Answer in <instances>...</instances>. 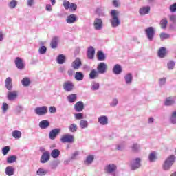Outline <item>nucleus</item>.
I'll return each mask as SVG.
<instances>
[{"instance_id": "63", "label": "nucleus", "mask_w": 176, "mask_h": 176, "mask_svg": "<svg viewBox=\"0 0 176 176\" xmlns=\"http://www.w3.org/2000/svg\"><path fill=\"white\" fill-rule=\"evenodd\" d=\"M45 10H47V12H52V5L47 4L45 6Z\"/></svg>"}, {"instance_id": "44", "label": "nucleus", "mask_w": 176, "mask_h": 176, "mask_svg": "<svg viewBox=\"0 0 176 176\" xmlns=\"http://www.w3.org/2000/svg\"><path fill=\"white\" fill-rule=\"evenodd\" d=\"M77 130L78 126L75 123H72V124H70V126H69V131H70L71 133H76Z\"/></svg>"}, {"instance_id": "50", "label": "nucleus", "mask_w": 176, "mask_h": 176, "mask_svg": "<svg viewBox=\"0 0 176 176\" xmlns=\"http://www.w3.org/2000/svg\"><path fill=\"white\" fill-rule=\"evenodd\" d=\"M17 6V1L16 0H12L9 3H8V8L10 9H14Z\"/></svg>"}, {"instance_id": "52", "label": "nucleus", "mask_w": 176, "mask_h": 176, "mask_svg": "<svg viewBox=\"0 0 176 176\" xmlns=\"http://www.w3.org/2000/svg\"><path fill=\"white\" fill-rule=\"evenodd\" d=\"M24 111V107L20 104L15 107L16 113H21Z\"/></svg>"}, {"instance_id": "28", "label": "nucleus", "mask_w": 176, "mask_h": 176, "mask_svg": "<svg viewBox=\"0 0 176 176\" xmlns=\"http://www.w3.org/2000/svg\"><path fill=\"white\" fill-rule=\"evenodd\" d=\"M6 87L8 90H12V89H13L12 78L10 77H8L6 80Z\"/></svg>"}, {"instance_id": "25", "label": "nucleus", "mask_w": 176, "mask_h": 176, "mask_svg": "<svg viewBox=\"0 0 176 176\" xmlns=\"http://www.w3.org/2000/svg\"><path fill=\"white\" fill-rule=\"evenodd\" d=\"M75 141V137L72 134L67 133V149H69L71 146L69 144H74Z\"/></svg>"}, {"instance_id": "56", "label": "nucleus", "mask_w": 176, "mask_h": 176, "mask_svg": "<svg viewBox=\"0 0 176 176\" xmlns=\"http://www.w3.org/2000/svg\"><path fill=\"white\" fill-rule=\"evenodd\" d=\"M118 104V98H113V100L109 103L110 107H116Z\"/></svg>"}, {"instance_id": "24", "label": "nucleus", "mask_w": 176, "mask_h": 176, "mask_svg": "<svg viewBox=\"0 0 176 176\" xmlns=\"http://www.w3.org/2000/svg\"><path fill=\"white\" fill-rule=\"evenodd\" d=\"M21 84L24 87H28L31 85V79L29 77H24L21 80Z\"/></svg>"}, {"instance_id": "43", "label": "nucleus", "mask_w": 176, "mask_h": 176, "mask_svg": "<svg viewBox=\"0 0 176 176\" xmlns=\"http://www.w3.org/2000/svg\"><path fill=\"white\" fill-rule=\"evenodd\" d=\"M97 57L98 60H105L106 59V56L102 51H98Z\"/></svg>"}, {"instance_id": "3", "label": "nucleus", "mask_w": 176, "mask_h": 176, "mask_svg": "<svg viewBox=\"0 0 176 176\" xmlns=\"http://www.w3.org/2000/svg\"><path fill=\"white\" fill-rule=\"evenodd\" d=\"M104 173L108 174V175L116 176V171L118 170V167L116 164H107L104 168Z\"/></svg>"}, {"instance_id": "7", "label": "nucleus", "mask_w": 176, "mask_h": 176, "mask_svg": "<svg viewBox=\"0 0 176 176\" xmlns=\"http://www.w3.org/2000/svg\"><path fill=\"white\" fill-rule=\"evenodd\" d=\"M97 70L98 76L99 74H104L107 73V65L104 63V62H100V63H99L97 66Z\"/></svg>"}, {"instance_id": "2", "label": "nucleus", "mask_w": 176, "mask_h": 176, "mask_svg": "<svg viewBox=\"0 0 176 176\" xmlns=\"http://www.w3.org/2000/svg\"><path fill=\"white\" fill-rule=\"evenodd\" d=\"M175 156L174 155H171L169 156V157H168L166 159V160H165V162H164L163 165H162V169L164 171H169V170H170L172 166H173L175 162Z\"/></svg>"}, {"instance_id": "45", "label": "nucleus", "mask_w": 176, "mask_h": 176, "mask_svg": "<svg viewBox=\"0 0 176 176\" xmlns=\"http://www.w3.org/2000/svg\"><path fill=\"white\" fill-rule=\"evenodd\" d=\"M17 160V157L16 155H10L7 158V163L12 164L14 163Z\"/></svg>"}, {"instance_id": "6", "label": "nucleus", "mask_w": 176, "mask_h": 176, "mask_svg": "<svg viewBox=\"0 0 176 176\" xmlns=\"http://www.w3.org/2000/svg\"><path fill=\"white\" fill-rule=\"evenodd\" d=\"M141 167V159L137 157L136 159H133L131 162V168L133 170H138Z\"/></svg>"}, {"instance_id": "23", "label": "nucleus", "mask_w": 176, "mask_h": 176, "mask_svg": "<svg viewBox=\"0 0 176 176\" xmlns=\"http://www.w3.org/2000/svg\"><path fill=\"white\" fill-rule=\"evenodd\" d=\"M50 126V122L47 120H43L39 122L40 129H47Z\"/></svg>"}, {"instance_id": "59", "label": "nucleus", "mask_w": 176, "mask_h": 176, "mask_svg": "<svg viewBox=\"0 0 176 176\" xmlns=\"http://www.w3.org/2000/svg\"><path fill=\"white\" fill-rule=\"evenodd\" d=\"M75 118L76 119L82 120V119H83L84 118L83 113H81L80 112H78V113H75Z\"/></svg>"}, {"instance_id": "58", "label": "nucleus", "mask_w": 176, "mask_h": 176, "mask_svg": "<svg viewBox=\"0 0 176 176\" xmlns=\"http://www.w3.org/2000/svg\"><path fill=\"white\" fill-rule=\"evenodd\" d=\"M169 10L170 12H176V3H174L170 6Z\"/></svg>"}, {"instance_id": "35", "label": "nucleus", "mask_w": 176, "mask_h": 176, "mask_svg": "<svg viewBox=\"0 0 176 176\" xmlns=\"http://www.w3.org/2000/svg\"><path fill=\"white\" fill-rule=\"evenodd\" d=\"M16 98H17V93L16 91L8 92V98L9 101H13V100H16Z\"/></svg>"}, {"instance_id": "22", "label": "nucleus", "mask_w": 176, "mask_h": 176, "mask_svg": "<svg viewBox=\"0 0 176 176\" xmlns=\"http://www.w3.org/2000/svg\"><path fill=\"white\" fill-rule=\"evenodd\" d=\"M176 102V97H168L164 102L165 105H173Z\"/></svg>"}, {"instance_id": "9", "label": "nucleus", "mask_w": 176, "mask_h": 176, "mask_svg": "<svg viewBox=\"0 0 176 176\" xmlns=\"http://www.w3.org/2000/svg\"><path fill=\"white\" fill-rule=\"evenodd\" d=\"M49 160H50V152L47 151L43 152L40 158V163H42V164H45V163H47Z\"/></svg>"}, {"instance_id": "34", "label": "nucleus", "mask_w": 176, "mask_h": 176, "mask_svg": "<svg viewBox=\"0 0 176 176\" xmlns=\"http://www.w3.org/2000/svg\"><path fill=\"white\" fill-rule=\"evenodd\" d=\"M96 78H98V70H96V69H93L89 74L90 79H96Z\"/></svg>"}, {"instance_id": "47", "label": "nucleus", "mask_w": 176, "mask_h": 176, "mask_svg": "<svg viewBox=\"0 0 176 176\" xmlns=\"http://www.w3.org/2000/svg\"><path fill=\"white\" fill-rule=\"evenodd\" d=\"M58 164H60V161H58V160L53 161L50 164L51 170H56V168H57V167H58Z\"/></svg>"}, {"instance_id": "20", "label": "nucleus", "mask_w": 176, "mask_h": 176, "mask_svg": "<svg viewBox=\"0 0 176 176\" xmlns=\"http://www.w3.org/2000/svg\"><path fill=\"white\" fill-rule=\"evenodd\" d=\"M96 13L99 16H105L106 12H105V8L104 7H98L96 10Z\"/></svg>"}, {"instance_id": "46", "label": "nucleus", "mask_w": 176, "mask_h": 176, "mask_svg": "<svg viewBox=\"0 0 176 176\" xmlns=\"http://www.w3.org/2000/svg\"><path fill=\"white\" fill-rule=\"evenodd\" d=\"M36 174L39 176L46 175V174H47V170H45L44 168H40L37 170Z\"/></svg>"}, {"instance_id": "53", "label": "nucleus", "mask_w": 176, "mask_h": 176, "mask_svg": "<svg viewBox=\"0 0 176 176\" xmlns=\"http://www.w3.org/2000/svg\"><path fill=\"white\" fill-rule=\"evenodd\" d=\"M46 52H47V48L45 45H42L38 50L40 54H45Z\"/></svg>"}, {"instance_id": "61", "label": "nucleus", "mask_w": 176, "mask_h": 176, "mask_svg": "<svg viewBox=\"0 0 176 176\" xmlns=\"http://www.w3.org/2000/svg\"><path fill=\"white\" fill-rule=\"evenodd\" d=\"M49 111L50 113H56L57 112V109L56 107L52 106L50 107Z\"/></svg>"}, {"instance_id": "8", "label": "nucleus", "mask_w": 176, "mask_h": 176, "mask_svg": "<svg viewBox=\"0 0 176 176\" xmlns=\"http://www.w3.org/2000/svg\"><path fill=\"white\" fill-rule=\"evenodd\" d=\"M34 112L36 115H38V116H43V115H46V113H47V107L41 106L36 107L34 109Z\"/></svg>"}, {"instance_id": "32", "label": "nucleus", "mask_w": 176, "mask_h": 176, "mask_svg": "<svg viewBox=\"0 0 176 176\" xmlns=\"http://www.w3.org/2000/svg\"><path fill=\"white\" fill-rule=\"evenodd\" d=\"M57 64H64L65 63V56L60 54L56 58Z\"/></svg>"}, {"instance_id": "54", "label": "nucleus", "mask_w": 176, "mask_h": 176, "mask_svg": "<svg viewBox=\"0 0 176 176\" xmlns=\"http://www.w3.org/2000/svg\"><path fill=\"white\" fill-rule=\"evenodd\" d=\"M166 82H167L166 77H163V78H160L159 85L160 86H164V85H166Z\"/></svg>"}, {"instance_id": "60", "label": "nucleus", "mask_w": 176, "mask_h": 176, "mask_svg": "<svg viewBox=\"0 0 176 176\" xmlns=\"http://www.w3.org/2000/svg\"><path fill=\"white\" fill-rule=\"evenodd\" d=\"M74 84H72V82H69V81H67V91L72 90Z\"/></svg>"}, {"instance_id": "41", "label": "nucleus", "mask_w": 176, "mask_h": 176, "mask_svg": "<svg viewBox=\"0 0 176 176\" xmlns=\"http://www.w3.org/2000/svg\"><path fill=\"white\" fill-rule=\"evenodd\" d=\"M91 90H99L100 85L97 81H92L91 85Z\"/></svg>"}, {"instance_id": "62", "label": "nucleus", "mask_w": 176, "mask_h": 176, "mask_svg": "<svg viewBox=\"0 0 176 176\" xmlns=\"http://www.w3.org/2000/svg\"><path fill=\"white\" fill-rule=\"evenodd\" d=\"M113 5L114 6V7H119L120 3L119 0H113Z\"/></svg>"}, {"instance_id": "33", "label": "nucleus", "mask_w": 176, "mask_h": 176, "mask_svg": "<svg viewBox=\"0 0 176 176\" xmlns=\"http://www.w3.org/2000/svg\"><path fill=\"white\" fill-rule=\"evenodd\" d=\"M168 23V22L167 18H163L161 19L160 22L161 29H166Z\"/></svg>"}, {"instance_id": "15", "label": "nucleus", "mask_w": 176, "mask_h": 176, "mask_svg": "<svg viewBox=\"0 0 176 176\" xmlns=\"http://www.w3.org/2000/svg\"><path fill=\"white\" fill-rule=\"evenodd\" d=\"M85 108L84 102L82 101H78L74 105V109L76 112H82Z\"/></svg>"}, {"instance_id": "51", "label": "nucleus", "mask_w": 176, "mask_h": 176, "mask_svg": "<svg viewBox=\"0 0 176 176\" xmlns=\"http://www.w3.org/2000/svg\"><path fill=\"white\" fill-rule=\"evenodd\" d=\"M175 66V63L174 60H169L167 63V67L168 70H173L174 67Z\"/></svg>"}, {"instance_id": "14", "label": "nucleus", "mask_w": 176, "mask_h": 176, "mask_svg": "<svg viewBox=\"0 0 176 176\" xmlns=\"http://www.w3.org/2000/svg\"><path fill=\"white\" fill-rule=\"evenodd\" d=\"M95 156L94 155H89L84 160V164L85 166H91L94 162Z\"/></svg>"}, {"instance_id": "55", "label": "nucleus", "mask_w": 176, "mask_h": 176, "mask_svg": "<svg viewBox=\"0 0 176 176\" xmlns=\"http://www.w3.org/2000/svg\"><path fill=\"white\" fill-rule=\"evenodd\" d=\"M1 109L3 111V113L8 112V109H9V104H8V103H3Z\"/></svg>"}, {"instance_id": "11", "label": "nucleus", "mask_w": 176, "mask_h": 176, "mask_svg": "<svg viewBox=\"0 0 176 176\" xmlns=\"http://www.w3.org/2000/svg\"><path fill=\"white\" fill-rule=\"evenodd\" d=\"M81 66H82V60L81 59H80V58H76V59H75V60H74V62H72V67L74 70H78V69H80Z\"/></svg>"}, {"instance_id": "18", "label": "nucleus", "mask_w": 176, "mask_h": 176, "mask_svg": "<svg viewBox=\"0 0 176 176\" xmlns=\"http://www.w3.org/2000/svg\"><path fill=\"white\" fill-rule=\"evenodd\" d=\"M113 73L116 75L121 74V73H122V67L121 65H115L113 67Z\"/></svg>"}, {"instance_id": "48", "label": "nucleus", "mask_w": 176, "mask_h": 176, "mask_svg": "<svg viewBox=\"0 0 176 176\" xmlns=\"http://www.w3.org/2000/svg\"><path fill=\"white\" fill-rule=\"evenodd\" d=\"M80 126L81 129H86L89 127V123L87 120H84L83 119H81L80 121Z\"/></svg>"}, {"instance_id": "40", "label": "nucleus", "mask_w": 176, "mask_h": 176, "mask_svg": "<svg viewBox=\"0 0 176 176\" xmlns=\"http://www.w3.org/2000/svg\"><path fill=\"white\" fill-rule=\"evenodd\" d=\"M57 43H58V37H54L51 41V47L56 49L57 47Z\"/></svg>"}, {"instance_id": "19", "label": "nucleus", "mask_w": 176, "mask_h": 176, "mask_svg": "<svg viewBox=\"0 0 176 176\" xmlns=\"http://www.w3.org/2000/svg\"><path fill=\"white\" fill-rule=\"evenodd\" d=\"M133 74L131 73H128L127 74H125L124 76V81L126 85H131L133 82Z\"/></svg>"}, {"instance_id": "29", "label": "nucleus", "mask_w": 176, "mask_h": 176, "mask_svg": "<svg viewBox=\"0 0 176 176\" xmlns=\"http://www.w3.org/2000/svg\"><path fill=\"white\" fill-rule=\"evenodd\" d=\"M166 54V48H165L164 47H162L161 48H160L158 51L159 58H165Z\"/></svg>"}, {"instance_id": "64", "label": "nucleus", "mask_w": 176, "mask_h": 176, "mask_svg": "<svg viewBox=\"0 0 176 176\" xmlns=\"http://www.w3.org/2000/svg\"><path fill=\"white\" fill-rule=\"evenodd\" d=\"M60 141L63 143L67 142V135H64V136L60 139Z\"/></svg>"}, {"instance_id": "17", "label": "nucleus", "mask_w": 176, "mask_h": 176, "mask_svg": "<svg viewBox=\"0 0 176 176\" xmlns=\"http://www.w3.org/2000/svg\"><path fill=\"white\" fill-rule=\"evenodd\" d=\"M96 54V50L94 47H89L87 52V55L89 59H94V55Z\"/></svg>"}, {"instance_id": "39", "label": "nucleus", "mask_w": 176, "mask_h": 176, "mask_svg": "<svg viewBox=\"0 0 176 176\" xmlns=\"http://www.w3.org/2000/svg\"><path fill=\"white\" fill-rule=\"evenodd\" d=\"M67 99L69 100V102H75V101L77 100V94H69V96H67Z\"/></svg>"}, {"instance_id": "57", "label": "nucleus", "mask_w": 176, "mask_h": 176, "mask_svg": "<svg viewBox=\"0 0 176 176\" xmlns=\"http://www.w3.org/2000/svg\"><path fill=\"white\" fill-rule=\"evenodd\" d=\"M10 151V147L9 146H5L2 148L3 155L5 156L7 153H9V151Z\"/></svg>"}, {"instance_id": "4", "label": "nucleus", "mask_w": 176, "mask_h": 176, "mask_svg": "<svg viewBox=\"0 0 176 176\" xmlns=\"http://www.w3.org/2000/svg\"><path fill=\"white\" fill-rule=\"evenodd\" d=\"M145 34L149 41H153L155 36V30L153 26H149L145 29Z\"/></svg>"}, {"instance_id": "49", "label": "nucleus", "mask_w": 176, "mask_h": 176, "mask_svg": "<svg viewBox=\"0 0 176 176\" xmlns=\"http://www.w3.org/2000/svg\"><path fill=\"white\" fill-rule=\"evenodd\" d=\"M160 39L162 41L166 40L167 38H170V34H168V33H160Z\"/></svg>"}, {"instance_id": "13", "label": "nucleus", "mask_w": 176, "mask_h": 176, "mask_svg": "<svg viewBox=\"0 0 176 176\" xmlns=\"http://www.w3.org/2000/svg\"><path fill=\"white\" fill-rule=\"evenodd\" d=\"M150 12H151L150 6H144L143 7H140L139 10L140 15H146V14H149Z\"/></svg>"}, {"instance_id": "37", "label": "nucleus", "mask_w": 176, "mask_h": 176, "mask_svg": "<svg viewBox=\"0 0 176 176\" xmlns=\"http://www.w3.org/2000/svg\"><path fill=\"white\" fill-rule=\"evenodd\" d=\"M60 150L54 149L51 151V156L53 159H57L60 156Z\"/></svg>"}, {"instance_id": "38", "label": "nucleus", "mask_w": 176, "mask_h": 176, "mask_svg": "<svg viewBox=\"0 0 176 176\" xmlns=\"http://www.w3.org/2000/svg\"><path fill=\"white\" fill-rule=\"evenodd\" d=\"M169 122L173 124H176V109L172 112L171 116L169 118Z\"/></svg>"}, {"instance_id": "16", "label": "nucleus", "mask_w": 176, "mask_h": 176, "mask_svg": "<svg viewBox=\"0 0 176 176\" xmlns=\"http://www.w3.org/2000/svg\"><path fill=\"white\" fill-rule=\"evenodd\" d=\"M98 122L102 126H106L109 123V118L106 116H99Z\"/></svg>"}, {"instance_id": "36", "label": "nucleus", "mask_w": 176, "mask_h": 176, "mask_svg": "<svg viewBox=\"0 0 176 176\" xmlns=\"http://www.w3.org/2000/svg\"><path fill=\"white\" fill-rule=\"evenodd\" d=\"M157 157L156 152H151V153H150V155H148V160L151 163H153L157 160Z\"/></svg>"}, {"instance_id": "12", "label": "nucleus", "mask_w": 176, "mask_h": 176, "mask_svg": "<svg viewBox=\"0 0 176 176\" xmlns=\"http://www.w3.org/2000/svg\"><path fill=\"white\" fill-rule=\"evenodd\" d=\"M15 65L16 68L21 71L24 69V62H23V59H21L20 57H16L15 58Z\"/></svg>"}, {"instance_id": "5", "label": "nucleus", "mask_w": 176, "mask_h": 176, "mask_svg": "<svg viewBox=\"0 0 176 176\" xmlns=\"http://www.w3.org/2000/svg\"><path fill=\"white\" fill-rule=\"evenodd\" d=\"M104 23L102 18H95L94 21V27L96 30H102Z\"/></svg>"}, {"instance_id": "21", "label": "nucleus", "mask_w": 176, "mask_h": 176, "mask_svg": "<svg viewBox=\"0 0 176 176\" xmlns=\"http://www.w3.org/2000/svg\"><path fill=\"white\" fill-rule=\"evenodd\" d=\"M14 167L13 166H7L5 170L6 175L12 176L14 175Z\"/></svg>"}, {"instance_id": "1", "label": "nucleus", "mask_w": 176, "mask_h": 176, "mask_svg": "<svg viewBox=\"0 0 176 176\" xmlns=\"http://www.w3.org/2000/svg\"><path fill=\"white\" fill-rule=\"evenodd\" d=\"M111 19L110 23L113 28H118L120 25L121 21L118 16L117 10H111L110 12Z\"/></svg>"}, {"instance_id": "42", "label": "nucleus", "mask_w": 176, "mask_h": 176, "mask_svg": "<svg viewBox=\"0 0 176 176\" xmlns=\"http://www.w3.org/2000/svg\"><path fill=\"white\" fill-rule=\"evenodd\" d=\"M84 74L82 73V72H76L75 74V79L76 80H82L84 79Z\"/></svg>"}, {"instance_id": "30", "label": "nucleus", "mask_w": 176, "mask_h": 176, "mask_svg": "<svg viewBox=\"0 0 176 176\" xmlns=\"http://www.w3.org/2000/svg\"><path fill=\"white\" fill-rule=\"evenodd\" d=\"M21 131L19 130H14L12 133V135L15 140H20L21 138Z\"/></svg>"}, {"instance_id": "26", "label": "nucleus", "mask_w": 176, "mask_h": 176, "mask_svg": "<svg viewBox=\"0 0 176 176\" xmlns=\"http://www.w3.org/2000/svg\"><path fill=\"white\" fill-rule=\"evenodd\" d=\"M68 8L70 11H76L78 6L76 3H70V1L67 0V10Z\"/></svg>"}, {"instance_id": "10", "label": "nucleus", "mask_w": 176, "mask_h": 176, "mask_svg": "<svg viewBox=\"0 0 176 176\" xmlns=\"http://www.w3.org/2000/svg\"><path fill=\"white\" fill-rule=\"evenodd\" d=\"M60 131H61V130L58 128L52 129L49 133L50 140H54L55 138H57V135L60 134Z\"/></svg>"}, {"instance_id": "31", "label": "nucleus", "mask_w": 176, "mask_h": 176, "mask_svg": "<svg viewBox=\"0 0 176 176\" xmlns=\"http://www.w3.org/2000/svg\"><path fill=\"white\" fill-rule=\"evenodd\" d=\"M131 148L133 152L138 153L140 152V151H141V145H140V144H138L137 142L133 144Z\"/></svg>"}, {"instance_id": "27", "label": "nucleus", "mask_w": 176, "mask_h": 176, "mask_svg": "<svg viewBox=\"0 0 176 176\" xmlns=\"http://www.w3.org/2000/svg\"><path fill=\"white\" fill-rule=\"evenodd\" d=\"M77 16L75 14H70L67 16V23H75Z\"/></svg>"}]
</instances>
